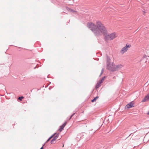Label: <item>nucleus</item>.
I'll use <instances>...</instances> for the list:
<instances>
[{"label": "nucleus", "instance_id": "obj_27", "mask_svg": "<svg viewBox=\"0 0 149 149\" xmlns=\"http://www.w3.org/2000/svg\"><path fill=\"white\" fill-rule=\"evenodd\" d=\"M72 117L71 116H70V118H69V119H68V120H70L71 119V118H72Z\"/></svg>", "mask_w": 149, "mask_h": 149}, {"label": "nucleus", "instance_id": "obj_8", "mask_svg": "<svg viewBox=\"0 0 149 149\" xmlns=\"http://www.w3.org/2000/svg\"><path fill=\"white\" fill-rule=\"evenodd\" d=\"M66 9L67 10L70 12L74 13L76 12V11L68 7H66Z\"/></svg>", "mask_w": 149, "mask_h": 149}, {"label": "nucleus", "instance_id": "obj_15", "mask_svg": "<svg viewBox=\"0 0 149 149\" xmlns=\"http://www.w3.org/2000/svg\"><path fill=\"white\" fill-rule=\"evenodd\" d=\"M56 134V133H54L53 135H52L49 138L50 139H51L52 138V137H53Z\"/></svg>", "mask_w": 149, "mask_h": 149}, {"label": "nucleus", "instance_id": "obj_25", "mask_svg": "<svg viewBox=\"0 0 149 149\" xmlns=\"http://www.w3.org/2000/svg\"><path fill=\"white\" fill-rule=\"evenodd\" d=\"M72 117L71 116H70V118H69V119H68V120H70L71 119V118H72Z\"/></svg>", "mask_w": 149, "mask_h": 149}, {"label": "nucleus", "instance_id": "obj_11", "mask_svg": "<svg viewBox=\"0 0 149 149\" xmlns=\"http://www.w3.org/2000/svg\"><path fill=\"white\" fill-rule=\"evenodd\" d=\"M99 98V97L98 96H96L95 98H94L93 99L91 100V102H94L96 100Z\"/></svg>", "mask_w": 149, "mask_h": 149}, {"label": "nucleus", "instance_id": "obj_4", "mask_svg": "<svg viewBox=\"0 0 149 149\" xmlns=\"http://www.w3.org/2000/svg\"><path fill=\"white\" fill-rule=\"evenodd\" d=\"M131 46L130 45H128L127 44H126V46L122 48L120 51L121 53H122V54H123L128 49V48H130Z\"/></svg>", "mask_w": 149, "mask_h": 149}, {"label": "nucleus", "instance_id": "obj_5", "mask_svg": "<svg viewBox=\"0 0 149 149\" xmlns=\"http://www.w3.org/2000/svg\"><path fill=\"white\" fill-rule=\"evenodd\" d=\"M134 107V103L131 102L126 105L125 107V109H128Z\"/></svg>", "mask_w": 149, "mask_h": 149}, {"label": "nucleus", "instance_id": "obj_13", "mask_svg": "<svg viewBox=\"0 0 149 149\" xmlns=\"http://www.w3.org/2000/svg\"><path fill=\"white\" fill-rule=\"evenodd\" d=\"M101 86V84H100L98 82L97 83V84H96V86H95L96 88L97 89V88H99Z\"/></svg>", "mask_w": 149, "mask_h": 149}, {"label": "nucleus", "instance_id": "obj_6", "mask_svg": "<svg viewBox=\"0 0 149 149\" xmlns=\"http://www.w3.org/2000/svg\"><path fill=\"white\" fill-rule=\"evenodd\" d=\"M122 65L121 64H119L116 65V66L115 65V69L113 70V71H116L120 69L122 67Z\"/></svg>", "mask_w": 149, "mask_h": 149}, {"label": "nucleus", "instance_id": "obj_10", "mask_svg": "<svg viewBox=\"0 0 149 149\" xmlns=\"http://www.w3.org/2000/svg\"><path fill=\"white\" fill-rule=\"evenodd\" d=\"M59 133H58L57 134H56V135L54 136V138H53L55 140H56L58 138L59 136Z\"/></svg>", "mask_w": 149, "mask_h": 149}, {"label": "nucleus", "instance_id": "obj_3", "mask_svg": "<svg viewBox=\"0 0 149 149\" xmlns=\"http://www.w3.org/2000/svg\"><path fill=\"white\" fill-rule=\"evenodd\" d=\"M107 68L111 72H114L115 71H113V70L115 69V64L113 63L109 64H107Z\"/></svg>", "mask_w": 149, "mask_h": 149}, {"label": "nucleus", "instance_id": "obj_22", "mask_svg": "<svg viewBox=\"0 0 149 149\" xmlns=\"http://www.w3.org/2000/svg\"><path fill=\"white\" fill-rule=\"evenodd\" d=\"M45 144V143H44L42 145V146L41 147V148L40 149H43V146H44V145Z\"/></svg>", "mask_w": 149, "mask_h": 149}, {"label": "nucleus", "instance_id": "obj_14", "mask_svg": "<svg viewBox=\"0 0 149 149\" xmlns=\"http://www.w3.org/2000/svg\"><path fill=\"white\" fill-rule=\"evenodd\" d=\"M56 140H55L53 138L51 141L50 143L51 144H54L55 143Z\"/></svg>", "mask_w": 149, "mask_h": 149}, {"label": "nucleus", "instance_id": "obj_9", "mask_svg": "<svg viewBox=\"0 0 149 149\" xmlns=\"http://www.w3.org/2000/svg\"><path fill=\"white\" fill-rule=\"evenodd\" d=\"M107 64H110L111 63H110V61H111V59L110 58V57L108 56H107Z\"/></svg>", "mask_w": 149, "mask_h": 149}, {"label": "nucleus", "instance_id": "obj_7", "mask_svg": "<svg viewBox=\"0 0 149 149\" xmlns=\"http://www.w3.org/2000/svg\"><path fill=\"white\" fill-rule=\"evenodd\" d=\"M148 100H149V94H148L145 97L144 99L142 100V102H145Z\"/></svg>", "mask_w": 149, "mask_h": 149}, {"label": "nucleus", "instance_id": "obj_2", "mask_svg": "<svg viewBox=\"0 0 149 149\" xmlns=\"http://www.w3.org/2000/svg\"><path fill=\"white\" fill-rule=\"evenodd\" d=\"M117 36L116 33L115 32L112 33L110 34H108L107 32V34L104 36V39L106 41H107L109 40H113L116 38Z\"/></svg>", "mask_w": 149, "mask_h": 149}, {"label": "nucleus", "instance_id": "obj_21", "mask_svg": "<svg viewBox=\"0 0 149 149\" xmlns=\"http://www.w3.org/2000/svg\"><path fill=\"white\" fill-rule=\"evenodd\" d=\"M50 139L49 138L45 143H47L48 141H50Z\"/></svg>", "mask_w": 149, "mask_h": 149}, {"label": "nucleus", "instance_id": "obj_28", "mask_svg": "<svg viewBox=\"0 0 149 149\" xmlns=\"http://www.w3.org/2000/svg\"><path fill=\"white\" fill-rule=\"evenodd\" d=\"M147 114L148 115H149V111L148 112V113H147Z\"/></svg>", "mask_w": 149, "mask_h": 149}, {"label": "nucleus", "instance_id": "obj_29", "mask_svg": "<svg viewBox=\"0 0 149 149\" xmlns=\"http://www.w3.org/2000/svg\"><path fill=\"white\" fill-rule=\"evenodd\" d=\"M36 67H34V69H36Z\"/></svg>", "mask_w": 149, "mask_h": 149}, {"label": "nucleus", "instance_id": "obj_19", "mask_svg": "<svg viewBox=\"0 0 149 149\" xmlns=\"http://www.w3.org/2000/svg\"><path fill=\"white\" fill-rule=\"evenodd\" d=\"M67 124V122H65L62 125L63 127H65Z\"/></svg>", "mask_w": 149, "mask_h": 149}, {"label": "nucleus", "instance_id": "obj_23", "mask_svg": "<svg viewBox=\"0 0 149 149\" xmlns=\"http://www.w3.org/2000/svg\"><path fill=\"white\" fill-rule=\"evenodd\" d=\"M105 78V77L104 76V77H102V78L101 79V80H102L103 81L104 80Z\"/></svg>", "mask_w": 149, "mask_h": 149}, {"label": "nucleus", "instance_id": "obj_18", "mask_svg": "<svg viewBox=\"0 0 149 149\" xmlns=\"http://www.w3.org/2000/svg\"><path fill=\"white\" fill-rule=\"evenodd\" d=\"M67 124V122H65L62 125L63 127H65Z\"/></svg>", "mask_w": 149, "mask_h": 149}, {"label": "nucleus", "instance_id": "obj_17", "mask_svg": "<svg viewBox=\"0 0 149 149\" xmlns=\"http://www.w3.org/2000/svg\"><path fill=\"white\" fill-rule=\"evenodd\" d=\"M104 71V69L102 68V70L100 74V75L99 76L100 77L102 75V74H103V73Z\"/></svg>", "mask_w": 149, "mask_h": 149}, {"label": "nucleus", "instance_id": "obj_1", "mask_svg": "<svg viewBox=\"0 0 149 149\" xmlns=\"http://www.w3.org/2000/svg\"><path fill=\"white\" fill-rule=\"evenodd\" d=\"M87 26L97 36H101L102 34L105 36L108 32L107 28L100 21L97 22L96 26L92 22H90L88 23Z\"/></svg>", "mask_w": 149, "mask_h": 149}, {"label": "nucleus", "instance_id": "obj_16", "mask_svg": "<svg viewBox=\"0 0 149 149\" xmlns=\"http://www.w3.org/2000/svg\"><path fill=\"white\" fill-rule=\"evenodd\" d=\"M24 97L23 96H20L19 97L18 99L20 100V101H21L22 100V99Z\"/></svg>", "mask_w": 149, "mask_h": 149}, {"label": "nucleus", "instance_id": "obj_20", "mask_svg": "<svg viewBox=\"0 0 149 149\" xmlns=\"http://www.w3.org/2000/svg\"><path fill=\"white\" fill-rule=\"evenodd\" d=\"M103 82V81L102 80H100V81L98 82L99 83V84H101Z\"/></svg>", "mask_w": 149, "mask_h": 149}, {"label": "nucleus", "instance_id": "obj_12", "mask_svg": "<svg viewBox=\"0 0 149 149\" xmlns=\"http://www.w3.org/2000/svg\"><path fill=\"white\" fill-rule=\"evenodd\" d=\"M64 127H63L62 125H61L60 126V128L58 129V130L59 132H61L62 131Z\"/></svg>", "mask_w": 149, "mask_h": 149}, {"label": "nucleus", "instance_id": "obj_26", "mask_svg": "<svg viewBox=\"0 0 149 149\" xmlns=\"http://www.w3.org/2000/svg\"><path fill=\"white\" fill-rule=\"evenodd\" d=\"M72 117L71 116H70V118H69V119H68V120H70L71 119V118H72Z\"/></svg>", "mask_w": 149, "mask_h": 149}, {"label": "nucleus", "instance_id": "obj_24", "mask_svg": "<svg viewBox=\"0 0 149 149\" xmlns=\"http://www.w3.org/2000/svg\"><path fill=\"white\" fill-rule=\"evenodd\" d=\"M75 114V113H73V114H72L71 116L72 117L73 116H74V115Z\"/></svg>", "mask_w": 149, "mask_h": 149}]
</instances>
